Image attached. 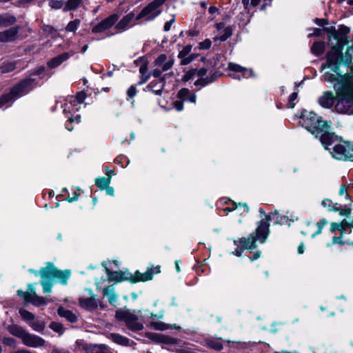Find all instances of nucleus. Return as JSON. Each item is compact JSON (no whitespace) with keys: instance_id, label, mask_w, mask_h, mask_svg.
<instances>
[{"instance_id":"obj_58","label":"nucleus","mask_w":353,"mask_h":353,"mask_svg":"<svg viewBox=\"0 0 353 353\" xmlns=\"http://www.w3.org/2000/svg\"><path fill=\"white\" fill-rule=\"evenodd\" d=\"M153 326L156 330H164L167 327L162 323H154Z\"/></svg>"},{"instance_id":"obj_28","label":"nucleus","mask_w":353,"mask_h":353,"mask_svg":"<svg viewBox=\"0 0 353 353\" xmlns=\"http://www.w3.org/2000/svg\"><path fill=\"white\" fill-rule=\"evenodd\" d=\"M58 314L66 319L70 323H74L77 320V316L71 311L60 307L57 310Z\"/></svg>"},{"instance_id":"obj_42","label":"nucleus","mask_w":353,"mask_h":353,"mask_svg":"<svg viewBox=\"0 0 353 353\" xmlns=\"http://www.w3.org/2000/svg\"><path fill=\"white\" fill-rule=\"evenodd\" d=\"M50 328L52 329L53 331L58 332V333H62L63 330V325L57 322H52L50 325Z\"/></svg>"},{"instance_id":"obj_60","label":"nucleus","mask_w":353,"mask_h":353,"mask_svg":"<svg viewBox=\"0 0 353 353\" xmlns=\"http://www.w3.org/2000/svg\"><path fill=\"white\" fill-rule=\"evenodd\" d=\"M340 227H341V225L337 223H332L330 226V231L332 232H334L336 230H339Z\"/></svg>"},{"instance_id":"obj_27","label":"nucleus","mask_w":353,"mask_h":353,"mask_svg":"<svg viewBox=\"0 0 353 353\" xmlns=\"http://www.w3.org/2000/svg\"><path fill=\"white\" fill-rule=\"evenodd\" d=\"M8 332L14 336L20 338L21 340L24 337L27 331L22 327L13 324L8 327Z\"/></svg>"},{"instance_id":"obj_1","label":"nucleus","mask_w":353,"mask_h":353,"mask_svg":"<svg viewBox=\"0 0 353 353\" xmlns=\"http://www.w3.org/2000/svg\"><path fill=\"white\" fill-rule=\"evenodd\" d=\"M335 76L330 72L323 74L324 81L332 83L336 91L335 110L338 113L353 114V83L345 82L343 77L337 79Z\"/></svg>"},{"instance_id":"obj_61","label":"nucleus","mask_w":353,"mask_h":353,"mask_svg":"<svg viewBox=\"0 0 353 353\" xmlns=\"http://www.w3.org/2000/svg\"><path fill=\"white\" fill-rule=\"evenodd\" d=\"M174 19H172L171 20L167 21L165 24H164V30L165 31H168L170 30V28H171V26L172 25V23H174Z\"/></svg>"},{"instance_id":"obj_23","label":"nucleus","mask_w":353,"mask_h":353,"mask_svg":"<svg viewBox=\"0 0 353 353\" xmlns=\"http://www.w3.org/2000/svg\"><path fill=\"white\" fill-rule=\"evenodd\" d=\"M165 81L163 79L157 81H152L147 86V89L156 95H161L165 87Z\"/></svg>"},{"instance_id":"obj_30","label":"nucleus","mask_w":353,"mask_h":353,"mask_svg":"<svg viewBox=\"0 0 353 353\" xmlns=\"http://www.w3.org/2000/svg\"><path fill=\"white\" fill-rule=\"evenodd\" d=\"M216 78H217V76L216 75L215 73L210 74V75L206 77L205 78H200L199 77V79H197L194 82V85L200 86L201 88L204 87V86L208 85L209 83L214 82L216 79Z\"/></svg>"},{"instance_id":"obj_50","label":"nucleus","mask_w":353,"mask_h":353,"mask_svg":"<svg viewBox=\"0 0 353 353\" xmlns=\"http://www.w3.org/2000/svg\"><path fill=\"white\" fill-rule=\"evenodd\" d=\"M137 94V88L135 86H130L127 90V95L129 98H132Z\"/></svg>"},{"instance_id":"obj_26","label":"nucleus","mask_w":353,"mask_h":353,"mask_svg":"<svg viewBox=\"0 0 353 353\" xmlns=\"http://www.w3.org/2000/svg\"><path fill=\"white\" fill-rule=\"evenodd\" d=\"M108 338L117 344H119V345H121L123 346H129L130 345V339L125 336H123L119 334L111 333L108 336Z\"/></svg>"},{"instance_id":"obj_6","label":"nucleus","mask_w":353,"mask_h":353,"mask_svg":"<svg viewBox=\"0 0 353 353\" xmlns=\"http://www.w3.org/2000/svg\"><path fill=\"white\" fill-rule=\"evenodd\" d=\"M105 272L110 281H129L131 283L145 282L152 280L153 278L152 269H148L144 273H141L137 270L132 274L130 272H124L122 271H111L108 268H105Z\"/></svg>"},{"instance_id":"obj_38","label":"nucleus","mask_w":353,"mask_h":353,"mask_svg":"<svg viewBox=\"0 0 353 353\" xmlns=\"http://www.w3.org/2000/svg\"><path fill=\"white\" fill-rule=\"evenodd\" d=\"M80 24V21L79 19H75L74 21H71L67 25L65 30L68 32H75L79 28Z\"/></svg>"},{"instance_id":"obj_37","label":"nucleus","mask_w":353,"mask_h":353,"mask_svg":"<svg viewBox=\"0 0 353 353\" xmlns=\"http://www.w3.org/2000/svg\"><path fill=\"white\" fill-rule=\"evenodd\" d=\"M29 325L35 331L42 332L45 329L46 325L44 322L41 321H35L29 323Z\"/></svg>"},{"instance_id":"obj_3","label":"nucleus","mask_w":353,"mask_h":353,"mask_svg":"<svg viewBox=\"0 0 353 353\" xmlns=\"http://www.w3.org/2000/svg\"><path fill=\"white\" fill-rule=\"evenodd\" d=\"M329 128H325L319 133V139L325 150L330 151L332 147L336 154H346L353 152V143L344 141L334 133L328 132Z\"/></svg>"},{"instance_id":"obj_14","label":"nucleus","mask_w":353,"mask_h":353,"mask_svg":"<svg viewBox=\"0 0 353 353\" xmlns=\"http://www.w3.org/2000/svg\"><path fill=\"white\" fill-rule=\"evenodd\" d=\"M135 14L131 12L125 15L115 26V28L120 32H123L134 25L136 19Z\"/></svg>"},{"instance_id":"obj_62","label":"nucleus","mask_w":353,"mask_h":353,"mask_svg":"<svg viewBox=\"0 0 353 353\" xmlns=\"http://www.w3.org/2000/svg\"><path fill=\"white\" fill-rule=\"evenodd\" d=\"M331 203H332V201L330 199H324L323 201H322V205L325 207V208H328L329 210H332L331 208Z\"/></svg>"},{"instance_id":"obj_57","label":"nucleus","mask_w":353,"mask_h":353,"mask_svg":"<svg viewBox=\"0 0 353 353\" xmlns=\"http://www.w3.org/2000/svg\"><path fill=\"white\" fill-rule=\"evenodd\" d=\"M343 235V234H341L340 236H334L332 238V243L334 244L339 243L341 245H344L345 243L342 241Z\"/></svg>"},{"instance_id":"obj_56","label":"nucleus","mask_w":353,"mask_h":353,"mask_svg":"<svg viewBox=\"0 0 353 353\" xmlns=\"http://www.w3.org/2000/svg\"><path fill=\"white\" fill-rule=\"evenodd\" d=\"M163 72V71L162 70L161 68H156L152 71L151 74L155 78H159L161 77Z\"/></svg>"},{"instance_id":"obj_13","label":"nucleus","mask_w":353,"mask_h":353,"mask_svg":"<svg viewBox=\"0 0 353 353\" xmlns=\"http://www.w3.org/2000/svg\"><path fill=\"white\" fill-rule=\"evenodd\" d=\"M22 343L28 347H39L44 346L46 341L37 335L27 332L22 339Z\"/></svg>"},{"instance_id":"obj_39","label":"nucleus","mask_w":353,"mask_h":353,"mask_svg":"<svg viewBox=\"0 0 353 353\" xmlns=\"http://www.w3.org/2000/svg\"><path fill=\"white\" fill-rule=\"evenodd\" d=\"M207 345L209 347L217 351L221 350L223 349V345L218 341L210 340L207 342Z\"/></svg>"},{"instance_id":"obj_25","label":"nucleus","mask_w":353,"mask_h":353,"mask_svg":"<svg viewBox=\"0 0 353 353\" xmlns=\"http://www.w3.org/2000/svg\"><path fill=\"white\" fill-rule=\"evenodd\" d=\"M103 294L108 298V301L111 305H114L117 301L118 296L114 292V285L105 287L103 290Z\"/></svg>"},{"instance_id":"obj_17","label":"nucleus","mask_w":353,"mask_h":353,"mask_svg":"<svg viewBox=\"0 0 353 353\" xmlns=\"http://www.w3.org/2000/svg\"><path fill=\"white\" fill-rule=\"evenodd\" d=\"M336 97L331 91H325L319 97V104L324 108H330L332 107Z\"/></svg>"},{"instance_id":"obj_9","label":"nucleus","mask_w":353,"mask_h":353,"mask_svg":"<svg viewBox=\"0 0 353 353\" xmlns=\"http://www.w3.org/2000/svg\"><path fill=\"white\" fill-rule=\"evenodd\" d=\"M164 3L165 0H154L137 15L136 19L140 20L141 19H145L146 21L154 19L160 14L161 11L159 8Z\"/></svg>"},{"instance_id":"obj_4","label":"nucleus","mask_w":353,"mask_h":353,"mask_svg":"<svg viewBox=\"0 0 353 353\" xmlns=\"http://www.w3.org/2000/svg\"><path fill=\"white\" fill-rule=\"evenodd\" d=\"M41 77H28L14 85L10 92L0 98V108L8 107L7 103L14 101L15 99L27 94L39 85Z\"/></svg>"},{"instance_id":"obj_47","label":"nucleus","mask_w":353,"mask_h":353,"mask_svg":"<svg viewBox=\"0 0 353 353\" xmlns=\"http://www.w3.org/2000/svg\"><path fill=\"white\" fill-rule=\"evenodd\" d=\"M190 91L188 88H182L181 89L177 96L180 99L185 100V99L189 95Z\"/></svg>"},{"instance_id":"obj_64","label":"nucleus","mask_w":353,"mask_h":353,"mask_svg":"<svg viewBox=\"0 0 353 353\" xmlns=\"http://www.w3.org/2000/svg\"><path fill=\"white\" fill-rule=\"evenodd\" d=\"M139 72L142 75H144L148 72V68L146 65H142L139 68Z\"/></svg>"},{"instance_id":"obj_29","label":"nucleus","mask_w":353,"mask_h":353,"mask_svg":"<svg viewBox=\"0 0 353 353\" xmlns=\"http://www.w3.org/2000/svg\"><path fill=\"white\" fill-rule=\"evenodd\" d=\"M17 21L16 17L10 14H0V28L9 26Z\"/></svg>"},{"instance_id":"obj_51","label":"nucleus","mask_w":353,"mask_h":353,"mask_svg":"<svg viewBox=\"0 0 353 353\" xmlns=\"http://www.w3.org/2000/svg\"><path fill=\"white\" fill-rule=\"evenodd\" d=\"M298 94L296 92L292 93L289 98V105L291 108H293L295 105L294 101L297 99Z\"/></svg>"},{"instance_id":"obj_44","label":"nucleus","mask_w":353,"mask_h":353,"mask_svg":"<svg viewBox=\"0 0 353 353\" xmlns=\"http://www.w3.org/2000/svg\"><path fill=\"white\" fill-rule=\"evenodd\" d=\"M49 5L52 8L60 9L63 8V3L58 0H50Z\"/></svg>"},{"instance_id":"obj_32","label":"nucleus","mask_w":353,"mask_h":353,"mask_svg":"<svg viewBox=\"0 0 353 353\" xmlns=\"http://www.w3.org/2000/svg\"><path fill=\"white\" fill-rule=\"evenodd\" d=\"M107 174V177H99L95 179V185L101 190L105 189L110 183L111 176L109 175V172Z\"/></svg>"},{"instance_id":"obj_5","label":"nucleus","mask_w":353,"mask_h":353,"mask_svg":"<svg viewBox=\"0 0 353 353\" xmlns=\"http://www.w3.org/2000/svg\"><path fill=\"white\" fill-rule=\"evenodd\" d=\"M299 123L310 132L316 138L325 128H330V125L321 117L312 111L303 110L299 118Z\"/></svg>"},{"instance_id":"obj_35","label":"nucleus","mask_w":353,"mask_h":353,"mask_svg":"<svg viewBox=\"0 0 353 353\" xmlns=\"http://www.w3.org/2000/svg\"><path fill=\"white\" fill-rule=\"evenodd\" d=\"M21 318L26 321H32L35 319V316L33 313L25 310L20 309L19 311Z\"/></svg>"},{"instance_id":"obj_48","label":"nucleus","mask_w":353,"mask_h":353,"mask_svg":"<svg viewBox=\"0 0 353 353\" xmlns=\"http://www.w3.org/2000/svg\"><path fill=\"white\" fill-rule=\"evenodd\" d=\"M212 42L210 39H205L199 43V48L201 50H208L210 48Z\"/></svg>"},{"instance_id":"obj_31","label":"nucleus","mask_w":353,"mask_h":353,"mask_svg":"<svg viewBox=\"0 0 353 353\" xmlns=\"http://www.w3.org/2000/svg\"><path fill=\"white\" fill-rule=\"evenodd\" d=\"M325 49V43L321 41L314 42L311 48L312 52L316 56L321 55Z\"/></svg>"},{"instance_id":"obj_36","label":"nucleus","mask_w":353,"mask_h":353,"mask_svg":"<svg viewBox=\"0 0 353 353\" xmlns=\"http://www.w3.org/2000/svg\"><path fill=\"white\" fill-rule=\"evenodd\" d=\"M85 93L81 92H79L75 97H70L72 103H74V106H79L85 99Z\"/></svg>"},{"instance_id":"obj_55","label":"nucleus","mask_w":353,"mask_h":353,"mask_svg":"<svg viewBox=\"0 0 353 353\" xmlns=\"http://www.w3.org/2000/svg\"><path fill=\"white\" fill-rule=\"evenodd\" d=\"M339 224L341 225V227H340L339 230H341L342 234L345 233L347 228H351L350 225H349L350 223L347 222L346 221H343Z\"/></svg>"},{"instance_id":"obj_22","label":"nucleus","mask_w":353,"mask_h":353,"mask_svg":"<svg viewBox=\"0 0 353 353\" xmlns=\"http://www.w3.org/2000/svg\"><path fill=\"white\" fill-rule=\"evenodd\" d=\"M79 302L81 307L88 310H94L98 306L94 295L89 298H79Z\"/></svg>"},{"instance_id":"obj_11","label":"nucleus","mask_w":353,"mask_h":353,"mask_svg":"<svg viewBox=\"0 0 353 353\" xmlns=\"http://www.w3.org/2000/svg\"><path fill=\"white\" fill-rule=\"evenodd\" d=\"M270 220V216L269 215H265V219L259 221L255 232L253 233L260 243H264L268 239L270 233L269 221Z\"/></svg>"},{"instance_id":"obj_20","label":"nucleus","mask_w":353,"mask_h":353,"mask_svg":"<svg viewBox=\"0 0 353 353\" xmlns=\"http://www.w3.org/2000/svg\"><path fill=\"white\" fill-rule=\"evenodd\" d=\"M74 54V52H63L61 54H59L50 60L47 63L48 67L50 68H54L59 65H60L63 62L68 60L71 56Z\"/></svg>"},{"instance_id":"obj_63","label":"nucleus","mask_w":353,"mask_h":353,"mask_svg":"<svg viewBox=\"0 0 353 353\" xmlns=\"http://www.w3.org/2000/svg\"><path fill=\"white\" fill-rule=\"evenodd\" d=\"M51 353H71L70 351L65 350L64 349H59L57 347H54L51 352Z\"/></svg>"},{"instance_id":"obj_59","label":"nucleus","mask_w":353,"mask_h":353,"mask_svg":"<svg viewBox=\"0 0 353 353\" xmlns=\"http://www.w3.org/2000/svg\"><path fill=\"white\" fill-rule=\"evenodd\" d=\"M43 30L44 32H46V33H48V34H52L55 32V30L54 29V28L50 26H43Z\"/></svg>"},{"instance_id":"obj_2","label":"nucleus","mask_w":353,"mask_h":353,"mask_svg":"<svg viewBox=\"0 0 353 353\" xmlns=\"http://www.w3.org/2000/svg\"><path fill=\"white\" fill-rule=\"evenodd\" d=\"M71 274L70 270H58L52 262L46 263L45 267L41 268V280L40 281L44 293L52 292L53 285L59 282L65 285Z\"/></svg>"},{"instance_id":"obj_40","label":"nucleus","mask_w":353,"mask_h":353,"mask_svg":"<svg viewBox=\"0 0 353 353\" xmlns=\"http://www.w3.org/2000/svg\"><path fill=\"white\" fill-rule=\"evenodd\" d=\"M196 77V69H191L187 71L182 77V81H188Z\"/></svg>"},{"instance_id":"obj_12","label":"nucleus","mask_w":353,"mask_h":353,"mask_svg":"<svg viewBox=\"0 0 353 353\" xmlns=\"http://www.w3.org/2000/svg\"><path fill=\"white\" fill-rule=\"evenodd\" d=\"M119 19V15L112 14L99 23L94 25L92 28V32L94 34H99L109 30Z\"/></svg>"},{"instance_id":"obj_15","label":"nucleus","mask_w":353,"mask_h":353,"mask_svg":"<svg viewBox=\"0 0 353 353\" xmlns=\"http://www.w3.org/2000/svg\"><path fill=\"white\" fill-rule=\"evenodd\" d=\"M174 59L172 57H168L165 54H160L154 61L157 67H159L163 71H168L174 65Z\"/></svg>"},{"instance_id":"obj_19","label":"nucleus","mask_w":353,"mask_h":353,"mask_svg":"<svg viewBox=\"0 0 353 353\" xmlns=\"http://www.w3.org/2000/svg\"><path fill=\"white\" fill-rule=\"evenodd\" d=\"M19 28V26H17L0 32V42H10L14 41L17 37Z\"/></svg>"},{"instance_id":"obj_16","label":"nucleus","mask_w":353,"mask_h":353,"mask_svg":"<svg viewBox=\"0 0 353 353\" xmlns=\"http://www.w3.org/2000/svg\"><path fill=\"white\" fill-rule=\"evenodd\" d=\"M85 353H110V349L105 344L85 343L83 346Z\"/></svg>"},{"instance_id":"obj_41","label":"nucleus","mask_w":353,"mask_h":353,"mask_svg":"<svg viewBox=\"0 0 353 353\" xmlns=\"http://www.w3.org/2000/svg\"><path fill=\"white\" fill-rule=\"evenodd\" d=\"M191 50H192V46H186L183 47V49L179 52L178 58L180 59L185 58V57L189 54Z\"/></svg>"},{"instance_id":"obj_33","label":"nucleus","mask_w":353,"mask_h":353,"mask_svg":"<svg viewBox=\"0 0 353 353\" xmlns=\"http://www.w3.org/2000/svg\"><path fill=\"white\" fill-rule=\"evenodd\" d=\"M79 108V106L74 105V103H72V99L70 98L67 99V101L63 105V111L65 114L77 112Z\"/></svg>"},{"instance_id":"obj_10","label":"nucleus","mask_w":353,"mask_h":353,"mask_svg":"<svg viewBox=\"0 0 353 353\" xmlns=\"http://www.w3.org/2000/svg\"><path fill=\"white\" fill-rule=\"evenodd\" d=\"M228 70L230 73L228 75L234 79L241 80V79H247L254 76V72L250 68H244L234 63H229Z\"/></svg>"},{"instance_id":"obj_52","label":"nucleus","mask_w":353,"mask_h":353,"mask_svg":"<svg viewBox=\"0 0 353 353\" xmlns=\"http://www.w3.org/2000/svg\"><path fill=\"white\" fill-rule=\"evenodd\" d=\"M336 159L342 161H352L353 162V156H334Z\"/></svg>"},{"instance_id":"obj_49","label":"nucleus","mask_w":353,"mask_h":353,"mask_svg":"<svg viewBox=\"0 0 353 353\" xmlns=\"http://www.w3.org/2000/svg\"><path fill=\"white\" fill-rule=\"evenodd\" d=\"M14 68L15 65L12 63L5 64L1 68L2 72H8L13 70Z\"/></svg>"},{"instance_id":"obj_24","label":"nucleus","mask_w":353,"mask_h":353,"mask_svg":"<svg viewBox=\"0 0 353 353\" xmlns=\"http://www.w3.org/2000/svg\"><path fill=\"white\" fill-rule=\"evenodd\" d=\"M150 339L154 341L164 344H175L176 342V340L172 337L158 333L151 334Z\"/></svg>"},{"instance_id":"obj_34","label":"nucleus","mask_w":353,"mask_h":353,"mask_svg":"<svg viewBox=\"0 0 353 353\" xmlns=\"http://www.w3.org/2000/svg\"><path fill=\"white\" fill-rule=\"evenodd\" d=\"M82 0H68L63 7L64 12L76 10L81 3Z\"/></svg>"},{"instance_id":"obj_46","label":"nucleus","mask_w":353,"mask_h":353,"mask_svg":"<svg viewBox=\"0 0 353 353\" xmlns=\"http://www.w3.org/2000/svg\"><path fill=\"white\" fill-rule=\"evenodd\" d=\"M2 342L3 344L9 347H16V341L13 338L5 337L3 339Z\"/></svg>"},{"instance_id":"obj_53","label":"nucleus","mask_w":353,"mask_h":353,"mask_svg":"<svg viewBox=\"0 0 353 353\" xmlns=\"http://www.w3.org/2000/svg\"><path fill=\"white\" fill-rule=\"evenodd\" d=\"M207 72V69L204 68H200L199 70L196 69V76L200 78H203V77L206 75Z\"/></svg>"},{"instance_id":"obj_21","label":"nucleus","mask_w":353,"mask_h":353,"mask_svg":"<svg viewBox=\"0 0 353 353\" xmlns=\"http://www.w3.org/2000/svg\"><path fill=\"white\" fill-rule=\"evenodd\" d=\"M258 241L254 234H250L248 237H242L239 239V244L243 249L253 250L256 248V241Z\"/></svg>"},{"instance_id":"obj_45","label":"nucleus","mask_w":353,"mask_h":353,"mask_svg":"<svg viewBox=\"0 0 353 353\" xmlns=\"http://www.w3.org/2000/svg\"><path fill=\"white\" fill-rule=\"evenodd\" d=\"M196 58L195 54H190L185 57V58H183L181 59V65H185L189 63H190L194 59Z\"/></svg>"},{"instance_id":"obj_43","label":"nucleus","mask_w":353,"mask_h":353,"mask_svg":"<svg viewBox=\"0 0 353 353\" xmlns=\"http://www.w3.org/2000/svg\"><path fill=\"white\" fill-rule=\"evenodd\" d=\"M327 223V221L326 219H323L317 223V227L318 230L316 232H314L312 234V237H314L316 235L319 234L321 233L323 228Z\"/></svg>"},{"instance_id":"obj_18","label":"nucleus","mask_w":353,"mask_h":353,"mask_svg":"<svg viewBox=\"0 0 353 353\" xmlns=\"http://www.w3.org/2000/svg\"><path fill=\"white\" fill-rule=\"evenodd\" d=\"M216 28L220 34L219 37H215L214 41H226L232 34V28L230 26L225 27L224 23H219L216 24Z\"/></svg>"},{"instance_id":"obj_7","label":"nucleus","mask_w":353,"mask_h":353,"mask_svg":"<svg viewBox=\"0 0 353 353\" xmlns=\"http://www.w3.org/2000/svg\"><path fill=\"white\" fill-rule=\"evenodd\" d=\"M115 318L119 321L125 323V326L132 332H138L143 329V325L139 322V317L134 310L119 309L115 312Z\"/></svg>"},{"instance_id":"obj_8","label":"nucleus","mask_w":353,"mask_h":353,"mask_svg":"<svg viewBox=\"0 0 353 353\" xmlns=\"http://www.w3.org/2000/svg\"><path fill=\"white\" fill-rule=\"evenodd\" d=\"M36 285L37 283H29L28 285V291L23 292L21 290H18L17 292V295L23 298L26 303H30L36 307L46 305L47 304V300L46 298L37 295L35 289Z\"/></svg>"},{"instance_id":"obj_54","label":"nucleus","mask_w":353,"mask_h":353,"mask_svg":"<svg viewBox=\"0 0 353 353\" xmlns=\"http://www.w3.org/2000/svg\"><path fill=\"white\" fill-rule=\"evenodd\" d=\"M174 108L177 111H181L183 109V103L181 101H175L173 103Z\"/></svg>"}]
</instances>
